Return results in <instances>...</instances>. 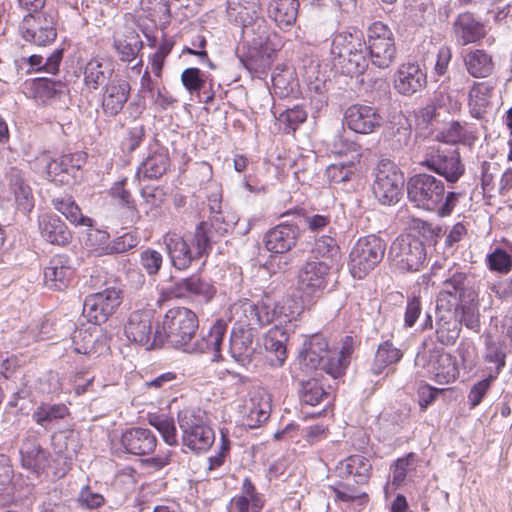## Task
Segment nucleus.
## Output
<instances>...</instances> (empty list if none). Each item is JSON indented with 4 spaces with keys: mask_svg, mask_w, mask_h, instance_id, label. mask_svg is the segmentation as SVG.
Masks as SVG:
<instances>
[{
    "mask_svg": "<svg viewBox=\"0 0 512 512\" xmlns=\"http://www.w3.org/2000/svg\"><path fill=\"white\" fill-rule=\"evenodd\" d=\"M239 310L245 319L235 324L231 331L229 352L239 365L247 367L257 350V344L254 343L255 330L272 323L279 317L281 310L270 300L258 303L245 300L239 305Z\"/></svg>",
    "mask_w": 512,
    "mask_h": 512,
    "instance_id": "obj_1",
    "label": "nucleus"
},
{
    "mask_svg": "<svg viewBox=\"0 0 512 512\" xmlns=\"http://www.w3.org/2000/svg\"><path fill=\"white\" fill-rule=\"evenodd\" d=\"M407 196L415 207L447 217L457 205L460 193H445L443 181L428 173H418L407 182Z\"/></svg>",
    "mask_w": 512,
    "mask_h": 512,
    "instance_id": "obj_2",
    "label": "nucleus"
},
{
    "mask_svg": "<svg viewBox=\"0 0 512 512\" xmlns=\"http://www.w3.org/2000/svg\"><path fill=\"white\" fill-rule=\"evenodd\" d=\"M206 221L200 222L195 229L192 240L188 241L179 234L168 232L162 238L165 251L171 265L180 271L188 269L193 262L208 256L212 249L213 235Z\"/></svg>",
    "mask_w": 512,
    "mask_h": 512,
    "instance_id": "obj_3",
    "label": "nucleus"
},
{
    "mask_svg": "<svg viewBox=\"0 0 512 512\" xmlns=\"http://www.w3.org/2000/svg\"><path fill=\"white\" fill-rule=\"evenodd\" d=\"M334 66L343 75L360 76L368 68L370 57L363 33L359 30L337 33L331 43Z\"/></svg>",
    "mask_w": 512,
    "mask_h": 512,
    "instance_id": "obj_4",
    "label": "nucleus"
},
{
    "mask_svg": "<svg viewBox=\"0 0 512 512\" xmlns=\"http://www.w3.org/2000/svg\"><path fill=\"white\" fill-rule=\"evenodd\" d=\"M199 329L198 316L186 307L169 309L160 321L158 343L160 347L167 342L170 346L186 352Z\"/></svg>",
    "mask_w": 512,
    "mask_h": 512,
    "instance_id": "obj_5",
    "label": "nucleus"
},
{
    "mask_svg": "<svg viewBox=\"0 0 512 512\" xmlns=\"http://www.w3.org/2000/svg\"><path fill=\"white\" fill-rule=\"evenodd\" d=\"M53 207L63 214L67 220L77 226H87L90 229L87 232L85 246L95 256L108 255L110 244V235L107 231L92 228L94 220L82 214L81 209L70 195L54 197L52 199Z\"/></svg>",
    "mask_w": 512,
    "mask_h": 512,
    "instance_id": "obj_6",
    "label": "nucleus"
},
{
    "mask_svg": "<svg viewBox=\"0 0 512 512\" xmlns=\"http://www.w3.org/2000/svg\"><path fill=\"white\" fill-rule=\"evenodd\" d=\"M428 170L443 177L448 184H455L465 173L458 148L441 143L426 145L420 162Z\"/></svg>",
    "mask_w": 512,
    "mask_h": 512,
    "instance_id": "obj_7",
    "label": "nucleus"
},
{
    "mask_svg": "<svg viewBox=\"0 0 512 512\" xmlns=\"http://www.w3.org/2000/svg\"><path fill=\"white\" fill-rule=\"evenodd\" d=\"M182 431V443L193 452L207 451L215 440V433L208 423L205 411L184 409L177 416Z\"/></svg>",
    "mask_w": 512,
    "mask_h": 512,
    "instance_id": "obj_8",
    "label": "nucleus"
},
{
    "mask_svg": "<svg viewBox=\"0 0 512 512\" xmlns=\"http://www.w3.org/2000/svg\"><path fill=\"white\" fill-rule=\"evenodd\" d=\"M478 297L474 289V276L467 267L456 263L443 274L442 290L436 302L446 307H455L459 302L475 301Z\"/></svg>",
    "mask_w": 512,
    "mask_h": 512,
    "instance_id": "obj_9",
    "label": "nucleus"
},
{
    "mask_svg": "<svg viewBox=\"0 0 512 512\" xmlns=\"http://www.w3.org/2000/svg\"><path fill=\"white\" fill-rule=\"evenodd\" d=\"M415 366L440 385L450 384L459 376L456 359L442 348L423 343L415 357Z\"/></svg>",
    "mask_w": 512,
    "mask_h": 512,
    "instance_id": "obj_10",
    "label": "nucleus"
},
{
    "mask_svg": "<svg viewBox=\"0 0 512 512\" xmlns=\"http://www.w3.org/2000/svg\"><path fill=\"white\" fill-rule=\"evenodd\" d=\"M386 243L374 234L361 237L353 245L348 267L351 275L356 279L365 278L383 260Z\"/></svg>",
    "mask_w": 512,
    "mask_h": 512,
    "instance_id": "obj_11",
    "label": "nucleus"
},
{
    "mask_svg": "<svg viewBox=\"0 0 512 512\" xmlns=\"http://www.w3.org/2000/svg\"><path fill=\"white\" fill-rule=\"evenodd\" d=\"M330 265L325 260H309L298 272L297 291L304 305L320 298L328 284Z\"/></svg>",
    "mask_w": 512,
    "mask_h": 512,
    "instance_id": "obj_12",
    "label": "nucleus"
},
{
    "mask_svg": "<svg viewBox=\"0 0 512 512\" xmlns=\"http://www.w3.org/2000/svg\"><path fill=\"white\" fill-rule=\"evenodd\" d=\"M389 258L401 271H419L426 261L424 243L411 234L399 235L391 244Z\"/></svg>",
    "mask_w": 512,
    "mask_h": 512,
    "instance_id": "obj_13",
    "label": "nucleus"
},
{
    "mask_svg": "<svg viewBox=\"0 0 512 512\" xmlns=\"http://www.w3.org/2000/svg\"><path fill=\"white\" fill-rule=\"evenodd\" d=\"M367 51L371 63L380 69L390 67L397 55L393 33L384 23H372L367 30Z\"/></svg>",
    "mask_w": 512,
    "mask_h": 512,
    "instance_id": "obj_14",
    "label": "nucleus"
},
{
    "mask_svg": "<svg viewBox=\"0 0 512 512\" xmlns=\"http://www.w3.org/2000/svg\"><path fill=\"white\" fill-rule=\"evenodd\" d=\"M153 309H139L131 312L124 326V333L131 342L145 346L146 349L160 347L158 334H160V322L154 327Z\"/></svg>",
    "mask_w": 512,
    "mask_h": 512,
    "instance_id": "obj_15",
    "label": "nucleus"
},
{
    "mask_svg": "<svg viewBox=\"0 0 512 512\" xmlns=\"http://www.w3.org/2000/svg\"><path fill=\"white\" fill-rule=\"evenodd\" d=\"M404 185L403 174L391 163L378 166L373 183V194L382 205H395L399 202Z\"/></svg>",
    "mask_w": 512,
    "mask_h": 512,
    "instance_id": "obj_16",
    "label": "nucleus"
},
{
    "mask_svg": "<svg viewBox=\"0 0 512 512\" xmlns=\"http://www.w3.org/2000/svg\"><path fill=\"white\" fill-rule=\"evenodd\" d=\"M216 287L210 280L197 274L173 281L164 294L169 298L193 299L200 303L210 302L216 295Z\"/></svg>",
    "mask_w": 512,
    "mask_h": 512,
    "instance_id": "obj_17",
    "label": "nucleus"
},
{
    "mask_svg": "<svg viewBox=\"0 0 512 512\" xmlns=\"http://www.w3.org/2000/svg\"><path fill=\"white\" fill-rule=\"evenodd\" d=\"M344 121L351 131L368 135L383 127L385 117L379 108L368 104H352L344 112Z\"/></svg>",
    "mask_w": 512,
    "mask_h": 512,
    "instance_id": "obj_18",
    "label": "nucleus"
},
{
    "mask_svg": "<svg viewBox=\"0 0 512 512\" xmlns=\"http://www.w3.org/2000/svg\"><path fill=\"white\" fill-rule=\"evenodd\" d=\"M275 304L281 310V314L273 320L277 323L265 334L264 347L268 352L275 355L274 358H271L272 365L280 367L287 358L286 343L289 340L293 325L290 316L284 312V307L278 303Z\"/></svg>",
    "mask_w": 512,
    "mask_h": 512,
    "instance_id": "obj_19",
    "label": "nucleus"
},
{
    "mask_svg": "<svg viewBox=\"0 0 512 512\" xmlns=\"http://www.w3.org/2000/svg\"><path fill=\"white\" fill-rule=\"evenodd\" d=\"M120 294V289L108 287L101 292L88 295L83 303V315L94 324L106 322L120 305Z\"/></svg>",
    "mask_w": 512,
    "mask_h": 512,
    "instance_id": "obj_20",
    "label": "nucleus"
},
{
    "mask_svg": "<svg viewBox=\"0 0 512 512\" xmlns=\"http://www.w3.org/2000/svg\"><path fill=\"white\" fill-rule=\"evenodd\" d=\"M19 453L22 467L38 477L50 466L51 453L41 446L33 430L26 431L21 440Z\"/></svg>",
    "mask_w": 512,
    "mask_h": 512,
    "instance_id": "obj_21",
    "label": "nucleus"
},
{
    "mask_svg": "<svg viewBox=\"0 0 512 512\" xmlns=\"http://www.w3.org/2000/svg\"><path fill=\"white\" fill-rule=\"evenodd\" d=\"M20 30L25 41L38 46H46L57 37L54 19L42 11L24 16Z\"/></svg>",
    "mask_w": 512,
    "mask_h": 512,
    "instance_id": "obj_22",
    "label": "nucleus"
},
{
    "mask_svg": "<svg viewBox=\"0 0 512 512\" xmlns=\"http://www.w3.org/2000/svg\"><path fill=\"white\" fill-rule=\"evenodd\" d=\"M426 85V71L416 62L401 64L393 75V88L402 96L411 97L421 92Z\"/></svg>",
    "mask_w": 512,
    "mask_h": 512,
    "instance_id": "obj_23",
    "label": "nucleus"
},
{
    "mask_svg": "<svg viewBox=\"0 0 512 512\" xmlns=\"http://www.w3.org/2000/svg\"><path fill=\"white\" fill-rule=\"evenodd\" d=\"M301 363L308 370L321 369L330 375V364H332V351L329 349L326 338L316 333L310 336L304 343V348L300 353Z\"/></svg>",
    "mask_w": 512,
    "mask_h": 512,
    "instance_id": "obj_24",
    "label": "nucleus"
},
{
    "mask_svg": "<svg viewBox=\"0 0 512 512\" xmlns=\"http://www.w3.org/2000/svg\"><path fill=\"white\" fill-rule=\"evenodd\" d=\"M226 331V322L222 319H218L206 333L202 330L198 338L195 337L192 339L186 353H213L212 361L218 362L222 360L221 346Z\"/></svg>",
    "mask_w": 512,
    "mask_h": 512,
    "instance_id": "obj_25",
    "label": "nucleus"
},
{
    "mask_svg": "<svg viewBox=\"0 0 512 512\" xmlns=\"http://www.w3.org/2000/svg\"><path fill=\"white\" fill-rule=\"evenodd\" d=\"M74 274L73 260L66 254H58L44 268V284L49 289L62 291L71 284Z\"/></svg>",
    "mask_w": 512,
    "mask_h": 512,
    "instance_id": "obj_26",
    "label": "nucleus"
},
{
    "mask_svg": "<svg viewBox=\"0 0 512 512\" xmlns=\"http://www.w3.org/2000/svg\"><path fill=\"white\" fill-rule=\"evenodd\" d=\"M485 35L484 23L471 12L458 14L452 23V36L458 46L477 43Z\"/></svg>",
    "mask_w": 512,
    "mask_h": 512,
    "instance_id": "obj_27",
    "label": "nucleus"
},
{
    "mask_svg": "<svg viewBox=\"0 0 512 512\" xmlns=\"http://www.w3.org/2000/svg\"><path fill=\"white\" fill-rule=\"evenodd\" d=\"M29 96L40 106H48L69 94V86L65 81L39 77L29 85Z\"/></svg>",
    "mask_w": 512,
    "mask_h": 512,
    "instance_id": "obj_28",
    "label": "nucleus"
},
{
    "mask_svg": "<svg viewBox=\"0 0 512 512\" xmlns=\"http://www.w3.org/2000/svg\"><path fill=\"white\" fill-rule=\"evenodd\" d=\"M300 237L297 224L280 223L269 229L263 238L265 248L275 254H284L296 246Z\"/></svg>",
    "mask_w": 512,
    "mask_h": 512,
    "instance_id": "obj_29",
    "label": "nucleus"
},
{
    "mask_svg": "<svg viewBox=\"0 0 512 512\" xmlns=\"http://www.w3.org/2000/svg\"><path fill=\"white\" fill-rule=\"evenodd\" d=\"M130 84L127 80L115 76L103 86L102 110L106 116L118 115L130 97Z\"/></svg>",
    "mask_w": 512,
    "mask_h": 512,
    "instance_id": "obj_30",
    "label": "nucleus"
},
{
    "mask_svg": "<svg viewBox=\"0 0 512 512\" xmlns=\"http://www.w3.org/2000/svg\"><path fill=\"white\" fill-rule=\"evenodd\" d=\"M120 442L126 453L135 456H146L156 449L157 437L148 428L133 427L122 433Z\"/></svg>",
    "mask_w": 512,
    "mask_h": 512,
    "instance_id": "obj_31",
    "label": "nucleus"
},
{
    "mask_svg": "<svg viewBox=\"0 0 512 512\" xmlns=\"http://www.w3.org/2000/svg\"><path fill=\"white\" fill-rule=\"evenodd\" d=\"M64 57V48L54 49L47 57L32 54L27 57H21L15 60V66L18 72L25 71L30 73H47L56 75L60 70V65Z\"/></svg>",
    "mask_w": 512,
    "mask_h": 512,
    "instance_id": "obj_32",
    "label": "nucleus"
},
{
    "mask_svg": "<svg viewBox=\"0 0 512 512\" xmlns=\"http://www.w3.org/2000/svg\"><path fill=\"white\" fill-rule=\"evenodd\" d=\"M461 332L455 307H446L436 302V336L443 345H453Z\"/></svg>",
    "mask_w": 512,
    "mask_h": 512,
    "instance_id": "obj_33",
    "label": "nucleus"
},
{
    "mask_svg": "<svg viewBox=\"0 0 512 512\" xmlns=\"http://www.w3.org/2000/svg\"><path fill=\"white\" fill-rule=\"evenodd\" d=\"M41 237L48 243L65 246L72 239L71 231L62 219L53 213H44L38 218Z\"/></svg>",
    "mask_w": 512,
    "mask_h": 512,
    "instance_id": "obj_34",
    "label": "nucleus"
},
{
    "mask_svg": "<svg viewBox=\"0 0 512 512\" xmlns=\"http://www.w3.org/2000/svg\"><path fill=\"white\" fill-rule=\"evenodd\" d=\"M7 176L17 210L23 214H29L34 208L35 198L24 173L16 167H11Z\"/></svg>",
    "mask_w": 512,
    "mask_h": 512,
    "instance_id": "obj_35",
    "label": "nucleus"
},
{
    "mask_svg": "<svg viewBox=\"0 0 512 512\" xmlns=\"http://www.w3.org/2000/svg\"><path fill=\"white\" fill-rule=\"evenodd\" d=\"M170 165L168 151L165 148H158L149 153L137 169V176L148 180L161 178Z\"/></svg>",
    "mask_w": 512,
    "mask_h": 512,
    "instance_id": "obj_36",
    "label": "nucleus"
},
{
    "mask_svg": "<svg viewBox=\"0 0 512 512\" xmlns=\"http://www.w3.org/2000/svg\"><path fill=\"white\" fill-rule=\"evenodd\" d=\"M69 415V409L65 404H51L42 402L32 412V420L44 430H52L61 420Z\"/></svg>",
    "mask_w": 512,
    "mask_h": 512,
    "instance_id": "obj_37",
    "label": "nucleus"
},
{
    "mask_svg": "<svg viewBox=\"0 0 512 512\" xmlns=\"http://www.w3.org/2000/svg\"><path fill=\"white\" fill-rule=\"evenodd\" d=\"M84 83L89 89L97 90L100 86L106 85L113 80L114 69L112 65L99 58L91 59L84 67Z\"/></svg>",
    "mask_w": 512,
    "mask_h": 512,
    "instance_id": "obj_38",
    "label": "nucleus"
},
{
    "mask_svg": "<svg viewBox=\"0 0 512 512\" xmlns=\"http://www.w3.org/2000/svg\"><path fill=\"white\" fill-rule=\"evenodd\" d=\"M181 82L185 89L191 94H197L199 101L209 104L214 100V92L206 90L207 77L205 74L196 67H190L183 70L181 74Z\"/></svg>",
    "mask_w": 512,
    "mask_h": 512,
    "instance_id": "obj_39",
    "label": "nucleus"
},
{
    "mask_svg": "<svg viewBox=\"0 0 512 512\" xmlns=\"http://www.w3.org/2000/svg\"><path fill=\"white\" fill-rule=\"evenodd\" d=\"M227 4L229 15L242 26L243 33L253 31L252 26L257 21L258 0H228Z\"/></svg>",
    "mask_w": 512,
    "mask_h": 512,
    "instance_id": "obj_40",
    "label": "nucleus"
},
{
    "mask_svg": "<svg viewBox=\"0 0 512 512\" xmlns=\"http://www.w3.org/2000/svg\"><path fill=\"white\" fill-rule=\"evenodd\" d=\"M298 0H272L268 7L269 16L281 29L290 28L296 21Z\"/></svg>",
    "mask_w": 512,
    "mask_h": 512,
    "instance_id": "obj_41",
    "label": "nucleus"
},
{
    "mask_svg": "<svg viewBox=\"0 0 512 512\" xmlns=\"http://www.w3.org/2000/svg\"><path fill=\"white\" fill-rule=\"evenodd\" d=\"M493 87L485 82L474 83L468 95L469 113L473 118L482 119L490 106Z\"/></svg>",
    "mask_w": 512,
    "mask_h": 512,
    "instance_id": "obj_42",
    "label": "nucleus"
},
{
    "mask_svg": "<svg viewBox=\"0 0 512 512\" xmlns=\"http://www.w3.org/2000/svg\"><path fill=\"white\" fill-rule=\"evenodd\" d=\"M464 64L469 75L474 78H486L494 71L492 56L483 49H473L464 56Z\"/></svg>",
    "mask_w": 512,
    "mask_h": 512,
    "instance_id": "obj_43",
    "label": "nucleus"
},
{
    "mask_svg": "<svg viewBox=\"0 0 512 512\" xmlns=\"http://www.w3.org/2000/svg\"><path fill=\"white\" fill-rule=\"evenodd\" d=\"M402 357V351L397 348L392 341L386 340L379 344L370 371L373 375L378 376L382 374L388 366L400 361Z\"/></svg>",
    "mask_w": 512,
    "mask_h": 512,
    "instance_id": "obj_44",
    "label": "nucleus"
},
{
    "mask_svg": "<svg viewBox=\"0 0 512 512\" xmlns=\"http://www.w3.org/2000/svg\"><path fill=\"white\" fill-rule=\"evenodd\" d=\"M143 46L139 34L134 29H127L122 35L114 38V47L122 61L134 60Z\"/></svg>",
    "mask_w": 512,
    "mask_h": 512,
    "instance_id": "obj_45",
    "label": "nucleus"
},
{
    "mask_svg": "<svg viewBox=\"0 0 512 512\" xmlns=\"http://www.w3.org/2000/svg\"><path fill=\"white\" fill-rule=\"evenodd\" d=\"M341 473L354 476L357 484H365L370 478L372 465L363 455H351L340 464Z\"/></svg>",
    "mask_w": 512,
    "mask_h": 512,
    "instance_id": "obj_46",
    "label": "nucleus"
},
{
    "mask_svg": "<svg viewBox=\"0 0 512 512\" xmlns=\"http://www.w3.org/2000/svg\"><path fill=\"white\" fill-rule=\"evenodd\" d=\"M355 340L352 336H345L339 352H332V364H330V376L334 379L342 377L350 364V358L354 351Z\"/></svg>",
    "mask_w": 512,
    "mask_h": 512,
    "instance_id": "obj_47",
    "label": "nucleus"
},
{
    "mask_svg": "<svg viewBox=\"0 0 512 512\" xmlns=\"http://www.w3.org/2000/svg\"><path fill=\"white\" fill-rule=\"evenodd\" d=\"M299 385V398L303 404L316 406L329 398V392L315 378L301 381Z\"/></svg>",
    "mask_w": 512,
    "mask_h": 512,
    "instance_id": "obj_48",
    "label": "nucleus"
},
{
    "mask_svg": "<svg viewBox=\"0 0 512 512\" xmlns=\"http://www.w3.org/2000/svg\"><path fill=\"white\" fill-rule=\"evenodd\" d=\"M455 311L458 313L461 328L465 326L474 332L479 331L480 320L477 299L475 301L459 302L455 306Z\"/></svg>",
    "mask_w": 512,
    "mask_h": 512,
    "instance_id": "obj_49",
    "label": "nucleus"
},
{
    "mask_svg": "<svg viewBox=\"0 0 512 512\" xmlns=\"http://www.w3.org/2000/svg\"><path fill=\"white\" fill-rule=\"evenodd\" d=\"M471 133L468 132L458 121H452L445 125L436 135L437 143L444 145L465 143L470 139Z\"/></svg>",
    "mask_w": 512,
    "mask_h": 512,
    "instance_id": "obj_50",
    "label": "nucleus"
},
{
    "mask_svg": "<svg viewBox=\"0 0 512 512\" xmlns=\"http://www.w3.org/2000/svg\"><path fill=\"white\" fill-rule=\"evenodd\" d=\"M46 173L48 179L56 184L68 183L69 177L73 176L65 155L48 161L46 164Z\"/></svg>",
    "mask_w": 512,
    "mask_h": 512,
    "instance_id": "obj_51",
    "label": "nucleus"
},
{
    "mask_svg": "<svg viewBox=\"0 0 512 512\" xmlns=\"http://www.w3.org/2000/svg\"><path fill=\"white\" fill-rule=\"evenodd\" d=\"M486 265L490 271L508 274L512 270V256L502 248H495L486 256Z\"/></svg>",
    "mask_w": 512,
    "mask_h": 512,
    "instance_id": "obj_52",
    "label": "nucleus"
},
{
    "mask_svg": "<svg viewBox=\"0 0 512 512\" xmlns=\"http://www.w3.org/2000/svg\"><path fill=\"white\" fill-rule=\"evenodd\" d=\"M307 119V112L301 106L283 111L278 120L284 133L294 132Z\"/></svg>",
    "mask_w": 512,
    "mask_h": 512,
    "instance_id": "obj_53",
    "label": "nucleus"
},
{
    "mask_svg": "<svg viewBox=\"0 0 512 512\" xmlns=\"http://www.w3.org/2000/svg\"><path fill=\"white\" fill-rule=\"evenodd\" d=\"M208 206L212 215L211 222H207L212 225L210 227L211 234L213 230L219 232L221 235L228 232L229 224L224 221L222 216L221 196L218 193H213L208 198Z\"/></svg>",
    "mask_w": 512,
    "mask_h": 512,
    "instance_id": "obj_54",
    "label": "nucleus"
},
{
    "mask_svg": "<svg viewBox=\"0 0 512 512\" xmlns=\"http://www.w3.org/2000/svg\"><path fill=\"white\" fill-rule=\"evenodd\" d=\"M356 166L354 162L333 163L326 169V176L334 184H345L355 176Z\"/></svg>",
    "mask_w": 512,
    "mask_h": 512,
    "instance_id": "obj_55",
    "label": "nucleus"
},
{
    "mask_svg": "<svg viewBox=\"0 0 512 512\" xmlns=\"http://www.w3.org/2000/svg\"><path fill=\"white\" fill-rule=\"evenodd\" d=\"M330 489L335 494V501L351 503L358 501L362 504L367 500V494L361 492L357 487L348 483H339L336 486H330Z\"/></svg>",
    "mask_w": 512,
    "mask_h": 512,
    "instance_id": "obj_56",
    "label": "nucleus"
},
{
    "mask_svg": "<svg viewBox=\"0 0 512 512\" xmlns=\"http://www.w3.org/2000/svg\"><path fill=\"white\" fill-rule=\"evenodd\" d=\"M461 94L454 92L447 85L442 83L436 92V101L440 107H444L448 112H456L461 108Z\"/></svg>",
    "mask_w": 512,
    "mask_h": 512,
    "instance_id": "obj_57",
    "label": "nucleus"
},
{
    "mask_svg": "<svg viewBox=\"0 0 512 512\" xmlns=\"http://www.w3.org/2000/svg\"><path fill=\"white\" fill-rule=\"evenodd\" d=\"M231 503L235 505L238 512H260L264 506L263 496L256 492L248 495H237Z\"/></svg>",
    "mask_w": 512,
    "mask_h": 512,
    "instance_id": "obj_58",
    "label": "nucleus"
},
{
    "mask_svg": "<svg viewBox=\"0 0 512 512\" xmlns=\"http://www.w3.org/2000/svg\"><path fill=\"white\" fill-rule=\"evenodd\" d=\"M163 261L162 253L155 249L146 248L140 253V264L151 277L156 276L159 273L163 265Z\"/></svg>",
    "mask_w": 512,
    "mask_h": 512,
    "instance_id": "obj_59",
    "label": "nucleus"
},
{
    "mask_svg": "<svg viewBox=\"0 0 512 512\" xmlns=\"http://www.w3.org/2000/svg\"><path fill=\"white\" fill-rule=\"evenodd\" d=\"M95 339L87 329H76L71 336V348L76 354H90Z\"/></svg>",
    "mask_w": 512,
    "mask_h": 512,
    "instance_id": "obj_60",
    "label": "nucleus"
},
{
    "mask_svg": "<svg viewBox=\"0 0 512 512\" xmlns=\"http://www.w3.org/2000/svg\"><path fill=\"white\" fill-rule=\"evenodd\" d=\"M416 455L414 453H408L405 457L397 459L393 466L392 471V484L399 487L401 486L408 473L414 468V462Z\"/></svg>",
    "mask_w": 512,
    "mask_h": 512,
    "instance_id": "obj_61",
    "label": "nucleus"
},
{
    "mask_svg": "<svg viewBox=\"0 0 512 512\" xmlns=\"http://www.w3.org/2000/svg\"><path fill=\"white\" fill-rule=\"evenodd\" d=\"M496 374L490 372L484 379L475 383L468 394V404L470 408L477 407L483 400L484 396L491 387V384L496 380Z\"/></svg>",
    "mask_w": 512,
    "mask_h": 512,
    "instance_id": "obj_62",
    "label": "nucleus"
},
{
    "mask_svg": "<svg viewBox=\"0 0 512 512\" xmlns=\"http://www.w3.org/2000/svg\"><path fill=\"white\" fill-rule=\"evenodd\" d=\"M340 248L336 240L329 235H323L316 239L314 252L323 258L334 259L339 255Z\"/></svg>",
    "mask_w": 512,
    "mask_h": 512,
    "instance_id": "obj_63",
    "label": "nucleus"
},
{
    "mask_svg": "<svg viewBox=\"0 0 512 512\" xmlns=\"http://www.w3.org/2000/svg\"><path fill=\"white\" fill-rule=\"evenodd\" d=\"M139 243L138 237L132 233H125L110 241L108 255L125 253Z\"/></svg>",
    "mask_w": 512,
    "mask_h": 512,
    "instance_id": "obj_64",
    "label": "nucleus"
}]
</instances>
